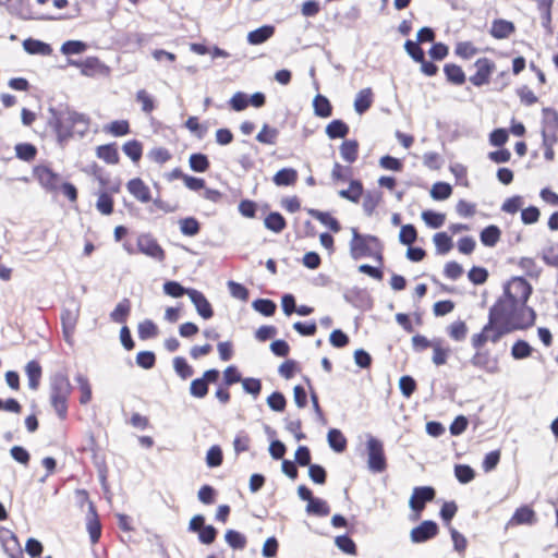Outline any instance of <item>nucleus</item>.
<instances>
[{
    "label": "nucleus",
    "mask_w": 558,
    "mask_h": 558,
    "mask_svg": "<svg viewBox=\"0 0 558 558\" xmlns=\"http://www.w3.org/2000/svg\"><path fill=\"white\" fill-rule=\"evenodd\" d=\"M489 313L511 332L533 326L536 318L534 310L526 304L501 300L492 306Z\"/></svg>",
    "instance_id": "f257e3e1"
},
{
    "label": "nucleus",
    "mask_w": 558,
    "mask_h": 558,
    "mask_svg": "<svg viewBox=\"0 0 558 558\" xmlns=\"http://www.w3.org/2000/svg\"><path fill=\"white\" fill-rule=\"evenodd\" d=\"M89 128L90 118L85 113L66 110L56 117L54 131L61 145L72 137L83 138L88 134Z\"/></svg>",
    "instance_id": "f03ea898"
},
{
    "label": "nucleus",
    "mask_w": 558,
    "mask_h": 558,
    "mask_svg": "<svg viewBox=\"0 0 558 558\" xmlns=\"http://www.w3.org/2000/svg\"><path fill=\"white\" fill-rule=\"evenodd\" d=\"M351 232L352 239L349 246L353 259L372 257L381 260L383 245L378 238L371 234H361L355 228H352Z\"/></svg>",
    "instance_id": "7ed1b4c3"
},
{
    "label": "nucleus",
    "mask_w": 558,
    "mask_h": 558,
    "mask_svg": "<svg viewBox=\"0 0 558 558\" xmlns=\"http://www.w3.org/2000/svg\"><path fill=\"white\" fill-rule=\"evenodd\" d=\"M72 386L66 375L62 373L54 374L50 379V403L58 416L63 420L68 412V399L71 395Z\"/></svg>",
    "instance_id": "20e7f679"
},
{
    "label": "nucleus",
    "mask_w": 558,
    "mask_h": 558,
    "mask_svg": "<svg viewBox=\"0 0 558 558\" xmlns=\"http://www.w3.org/2000/svg\"><path fill=\"white\" fill-rule=\"evenodd\" d=\"M531 292L532 287L525 279L514 277L505 286L504 295L499 300L526 304Z\"/></svg>",
    "instance_id": "39448f33"
},
{
    "label": "nucleus",
    "mask_w": 558,
    "mask_h": 558,
    "mask_svg": "<svg viewBox=\"0 0 558 558\" xmlns=\"http://www.w3.org/2000/svg\"><path fill=\"white\" fill-rule=\"evenodd\" d=\"M367 464L372 472L380 473L386 469V459L383 444L373 436H368L367 442Z\"/></svg>",
    "instance_id": "423d86ee"
},
{
    "label": "nucleus",
    "mask_w": 558,
    "mask_h": 558,
    "mask_svg": "<svg viewBox=\"0 0 558 558\" xmlns=\"http://www.w3.org/2000/svg\"><path fill=\"white\" fill-rule=\"evenodd\" d=\"M80 317V305L77 302H72L65 307L61 314V324L63 337L66 343L72 345L74 343L73 335Z\"/></svg>",
    "instance_id": "0eeeda50"
},
{
    "label": "nucleus",
    "mask_w": 558,
    "mask_h": 558,
    "mask_svg": "<svg viewBox=\"0 0 558 558\" xmlns=\"http://www.w3.org/2000/svg\"><path fill=\"white\" fill-rule=\"evenodd\" d=\"M69 64L81 69L82 75L88 77L96 75L108 76L110 74V68L96 57H88L83 61L69 60Z\"/></svg>",
    "instance_id": "6e6552de"
},
{
    "label": "nucleus",
    "mask_w": 558,
    "mask_h": 558,
    "mask_svg": "<svg viewBox=\"0 0 558 558\" xmlns=\"http://www.w3.org/2000/svg\"><path fill=\"white\" fill-rule=\"evenodd\" d=\"M137 250L142 254L162 263L166 258L165 251L162 247L157 243V241L148 235V234H142L137 239Z\"/></svg>",
    "instance_id": "1a4fd4ad"
},
{
    "label": "nucleus",
    "mask_w": 558,
    "mask_h": 558,
    "mask_svg": "<svg viewBox=\"0 0 558 558\" xmlns=\"http://www.w3.org/2000/svg\"><path fill=\"white\" fill-rule=\"evenodd\" d=\"M474 65L476 68V72L470 76V82L474 86H483L488 84L489 77L495 70V63L487 58H481L476 60Z\"/></svg>",
    "instance_id": "9d476101"
},
{
    "label": "nucleus",
    "mask_w": 558,
    "mask_h": 558,
    "mask_svg": "<svg viewBox=\"0 0 558 558\" xmlns=\"http://www.w3.org/2000/svg\"><path fill=\"white\" fill-rule=\"evenodd\" d=\"M438 534V525L430 520L423 521L410 532L411 542L414 544L424 543Z\"/></svg>",
    "instance_id": "9b49d317"
},
{
    "label": "nucleus",
    "mask_w": 558,
    "mask_h": 558,
    "mask_svg": "<svg viewBox=\"0 0 558 558\" xmlns=\"http://www.w3.org/2000/svg\"><path fill=\"white\" fill-rule=\"evenodd\" d=\"M435 497L434 488L429 486L415 487L413 489L412 496L409 500V506L412 510L420 513L427 501L433 500Z\"/></svg>",
    "instance_id": "f8f14e48"
},
{
    "label": "nucleus",
    "mask_w": 558,
    "mask_h": 558,
    "mask_svg": "<svg viewBox=\"0 0 558 558\" xmlns=\"http://www.w3.org/2000/svg\"><path fill=\"white\" fill-rule=\"evenodd\" d=\"M474 367L484 369L488 374L499 373L497 357H492L488 351H477L470 360Z\"/></svg>",
    "instance_id": "ddd939ff"
},
{
    "label": "nucleus",
    "mask_w": 558,
    "mask_h": 558,
    "mask_svg": "<svg viewBox=\"0 0 558 558\" xmlns=\"http://www.w3.org/2000/svg\"><path fill=\"white\" fill-rule=\"evenodd\" d=\"M542 137L558 138V112L554 109L543 110Z\"/></svg>",
    "instance_id": "4468645a"
},
{
    "label": "nucleus",
    "mask_w": 558,
    "mask_h": 558,
    "mask_svg": "<svg viewBox=\"0 0 558 558\" xmlns=\"http://www.w3.org/2000/svg\"><path fill=\"white\" fill-rule=\"evenodd\" d=\"M187 296L194 304L196 312L198 313L199 316H202L204 319H209L213 317L214 312L211 305L201 291L190 289L187 291Z\"/></svg>",
    "instance_id": "2eb2a0df"
},
{
    "label": "nucleus",
    "mask_w": 558,
    "mask_h": 558,
    "mask_svg": "<svg viewBox=\"0 0 558 558\" xmlns=\"http://www.w3.org/2000/svg\"><path fill=\"white\" fill-rule=\"evenodd\" d=\"M536 522V513L529 506H522L515 510L511 519L508 521L507 526L514 525H533Z\"/></svg>",
    "instance_id": "dca6fc26"
},
{
    "label": "nucleus",
    "mask_w": 558,
    "mask_h": 558,
    "mask_svg": "<svg viewBox=\"0 0 558 558\" xmlns=\"http://www.w3.org/2000/svg\"><path fill=\"white\" fill-rule=\"evenodd\" d=\"M487 336L490 342H498L502 336L510 333L511 331L505 325L499 323L492 314L488 315V323L485 325Z\"/></svg>",
    "instance_id": "f3484780"
},
{
    "label": "nucleus",
    "mask_w": 558,
    "mask_h": 558,
    "mask_svg": "<svg viewBox=\"0 0 558 558\" xmlns=\"http://www.w3.org/2000/svg\"><path fill=\"white\" fill-rule=\"evenodd\" d=\"M373 90L369 87L363 88L355 95L354 110L359 114L365 113L373 104Z\"/></svg>",
    "instance_id": "a211bd4d"
},
{
    "label": "nucleus",
    "mask_w": 558,
    "mask_h": 558,
    "mask_svg": "<svg viewBox=\"0 0 558 558\" xmlns=\"http://www.w3.org/2000/svg\"><path fill=\"white\" fill-rule=\"evenodd\" d=\"M128 191L142 203L150 201V191L141 179H132L129 181Z\"/></svg>",
    "instance_id": "6ab92c4d"
},
{
    "label": "nucleus",
    "mask_w": 558,
    "mask_h": 558,
    "mask_svg": "<svg viewBox=\"0 0 558 558\" xmlns=\"http://www.w3.org/2000/svg\"><path fill=\"white\" fill-rule=\"evenodd\" d=\"M36 175L40 184L48 190H56L59 185V175L47 167L37 168Z\"/></svg>",
    "instance_id": "aec40b11"
},
{
    "label": "nucleus",
    "mask_w": 558,
    "mask_h": 558,
    "mask_svg": "<svg viewBox=\"0 0 558 558\" xmlns=\"http://www.w3.org/2000/svg\"><path fill=\"white\" fill-rule=\"evenodd\" d=\"M275 28L270 25H264L247 34V41L251 45H260L274 35Z\"/></svg>",
    "instance_id": "412c9836"
},
{
    "label": "nucleus",
    "mask_w": 558,
    "mask_h": 558,
    "mask_svg": "<svg viewBox=\"0 0 558 558\" xmlns=\"http://www.w3.org/2000/svg\"><path fill=\"white\" fill-rule=\"evenodd\" d=\"M514 32V25L506 20H496L493 22L490 34L493 37L502 39L509 37Z\"/></svg>",
    "instance_id": "4be33fe9"
},
{
    "label": "nucleus",
    "mask_w": 558,
    "mask_h": 558,
    "mask_svg": "<svg viewBox=\"0 0 558 558\" xmlns=\"http://www.w3.org/2000/svg\"><path fill=\"white\" fill-rule=\"evenodd\" d=\"M362 194H363V185L357 180H352L347 190H340L338 192V195L341 198L348 199L352 203H359Z\"/></svg>",
    "instance_id": "5701e85b"
},
{
    "label": "nucleus",
    "mask_w": 558,
    "mask_h": 558,
    "mask_svg": "<svg viewBox=\"0 0 558 558\" xmlns=\"http://www.w3.org/2000/svg\"><path fill=\"white\" fill-rule=\"evenodd\" d=\"M23 47L25 51L32 54L48 56L52 51L51 47L48 44L32 38L25 39L23 43Z\"/></svg>",
    "instance_id": "b1692460"
},
{
    "label": "nucleus",
    "mask_w": 558,
    "mask_h": 558,
    "mask_svg": "<svg viewBox=\"0 0 558 558\" xmlns=\"http://www.w3.org/2000/svg\"><path fill=\"white\" fill-rule=\"evenodd\" d=\"M327 441L330 448L336 452H343L347 448V439L337 428H331L327 434Z\"/></svg>",
    "instance_id": "393cba45"
},
{
    "label": "nucleus",
    "mask_w": 558,
    "mask_h": 558,
    "mask_svg": "<svg viewBox=\"0 0 558 558\" xmlns=\"http://www.w3.org/2000/svg\"><path fill=\"white\" fill-rule=\"evenodd\" d=\"M96 156L109 165H114L119 161L118 150L113 144L98 146Z\"/></svg>",
    "instance_id": "a878e982"
},
{
    "label": "nucleus",
    "mask_w": 558,
    "mask_h": 558,
    "mask_svg": "<svg viewBox=\"0 0 558 558\" xmlns=\"http://www.w3.org/2000/svg\"><path fill=\"white\" fill-rule=\"evenodd\" d=\"M25 372L28 378V387L36 390L39 386L41 377V367L36 361H31L25 367Z\"/></svg>",
    "instance_id": "bb28decb"
},
{
    "label": "nucleus",
    "mask_w": 558,
    "mask_h": 558,
    "mask_svg": "<svg viewBox=\"0 0 558 558\" xmlns=\"http://www.w3.org/2000/svg\"><path fill=\"white\" fill-rule=\"evenodd\" d=\"M298 179V172L292 168H283L274 175V183L278 186L292 185Z\"/></svg>",
    "instance_id": "cd10ccee"
},
{
    "label": "nucleus",
    "mask_w": 558,
    "mask_h": 558,
    "mask_svg": "<svg viewBox=\"0 0 558 558\" xmlns=\"http://www.w3.org/2000/svg\"><path fill=\"white\" fill-rule=\"evenodd\" d=\"M357 151L359 144L353 140L344 141L340 146V155L342 159L349 163H352L356 160Z\"/></svg>",
    "instance_id": "c85d7f7f"
},
{
    "label": "nucleus",
    "mask_w": 558,
    "mask_h": 558,
    "mask_svg": "<svg viewBox=\"0 0 558 558\" xmlns=\"http://www.w3.org/2000/svg\"><path fill=\"white\" fill-rule=\"evenodd\" d=\"M314 113L320 118H328L331 116V105L329 100L323 95H316L313 100Z\"/></svg>",
    "instance_id": "c756f323"
},
{
    "label": "nucleus",
    "mask_w": 558,
    "mask_h": 558,
    "mask_svg": "<svg viewBox=\"0 0 558 558\" xmlns=\"http://www.w3.org/2000/svg\"><path fill=\"white\" fill-rule=\"evenodd\" d=\"M433 363L436 365V366H440V365H444L447 363V359L449 356V353H450V349L449 348H445L442 345V340L441 339H435V344L433 345Z\"/></svg>",
    "instance_id": "7c9ffc66"
},
{
    "label": "nucleus",
    "mask_w": 558,
    "mask_h": 558,
    "mask_svg": "<svg viewBox=\"0 0 558 558\" xmlns=\"http://www.w3.org/2000/svg\"><path fill=\"white\" fill-rule=\"evenodd\" d=\"M533 348L525 340H517L511 348V356L514 360H524L532 355Z\"/></svg>",
    "instance_id": "2f4dec72"
},
{
    "label": "nucleus",
    "mask_w": 558,
    "mask_h": 558,
    "mask_svg": "<svg viewBox=\"0 0 558 558\" xmlns=\"http://www.w3.org/2000/svg\"><path fill=\"white\" fill-rule=\"evenodd\" d=\"M349 132V126L341 120H333L326 126L329 138H342Z\"/></svg>",
    "instance_id": "473e14b6"
},
{
    "label": "nucleus",
    "mask_w": 558,
    "mask_h": 558,
    "mask_svg": "<svg viewBox=\"0 0 558 558\" xmlns=\"http://www.w3.org/2000/svg\"><path fill=\"white\" fill-rule=\"evenodd\" d=\"M225 541L233 549H243L246 546V537L235 530H227Z\"/></svg>",
    "instance_id": "72a5a7b5"
},
{
    "label": "nucleus",
    "mask_w": 558,
    "mask_h": 558,
    "mask_svg": "<svg viewBox=\"0 0 558 558\" xmlns=\"http://www.w3.org/2000/svg\"><path fill=\"white\" fill-rule=\"evenodd\" d=\"M264 225L268 230L279 233L286 228V220L279 213H270L265 218Z\"/></svg>",
    "instance_id": "f704fd0d"
},
{
    "label": "nucleus",
    "mask_w": 558,
    "mask_h": 558,
    "mask_svg": "<svg viewBox=\"0 0 558 558\" xmlns=\"http://www.w3.org/2000/svg\"><path fill=\"white\" fill-rule=\"evenodd\" d=\"M310 214L312 215V217L317 219L319 222H322L323 225L328 227L331 231L338 232L340 230L339 222L332 216H330L328 213H323L319 210L311 209Z\"/></svg>",
    "instance_id": "c9c22d12"
},
{
    "label": "nucleus",
    "mask_w": 558,
    "mask_h": 558,
    "mask_svg": "<svg viewBox=\"0 0 558 558\" xmlns=\"http://www.w3.org/2000/svg\"><path fill=\"white\" fill-rule=\"evenodd\" d=\"M130 313V302L124 299L117 304L114 310L110 313V318L114 323H124Z\"/></svg>",
    "instance_id": "e433bc0d"
},
{
    "label": "nucleus",
    "mask_w": 558,
    "mask_h": 558,
    "mask_svg": "<svg viewBox=\"0 0 558 558\" xmlns=\"http://www.w3.org/2000/svg\"><path fill=\"white\" fill-rule=\"evenodd\" d=\"M137 333L140 339L146 340L157 336L158 328L150 319H145L138 324Z\"/></svg>",
    "instance_id": "4c0bfd02"
},
{
    "label": "nucleus",
    "mask_w": 558,
    "mask_h": 558,
    "mask_svg": "<svg viewBox=\"0 0 558 558\" xmlns=\"http://www.w3.org/2000/svg\"><path fill=\"white\" fill-rule=\"evenodd\" d=\"M433 241H434L436 251L439 254H446L452 248V240L445 232L436 233L433 238Z\"/></svg>",
    "instance_id": "58836bf2"
},
{
    "label": "nucleus",
    "mask_w": 558,
    "mask_h": 558,
    "mask_svg": "<svg viewBox=\"0 0 558 558\" xmlns=\"http://www.w3.org/2000/svg\"><path fill=\"white\" fill-rule=\"evenodd\" d=\"M447 330L450 338L453 339L454 341L464 340L468 333L466 324L462 320H457L450 324Z\"/></svg>",
    "instance_id": "ea45409f"
},
{
    "label": "nucleus",
    "mask_w": 558,
    "mask_h": 558,
    "mask_svg": "<svg viewBox=\"0 0 558 558\" xmlns=\"http://www.w3.org/2000/svg\"><path fill=\"white\" fill-rule=\"evenodd\" d=\"M278 130L275 128H270L265 124L260 132L256 135V140L262 144L275 145L278 137Z\"/></svg>",
    "instance_id": "a19ab883"
},
{
    "label": "nucleus",
    "mask_w": 558,
    "mask_h": 558,
    "mask_svg": "<svg viewBox=\"0 0 558 558\" xmlns=\"http://www.w3.org/2000/svg\"><path fill=\"white\" fill-rule=\"evenodd\" d=\"M307 513L316 514L319 517H325L329 514V507L327 502L323 499L313 498L308 501L306 507Z\"/></svg>",
    "instance_id": "79ce46f5"
},
{
    "label": "nucleus",
    "mask_w": 558,
    "mask_h": 558,
    "mask_svg": "<svg viewBox=\"0 0 558 558\" xmlns=\"http://www.w3.org/2000/svg\"><path fill=\"white\" fill-rule=\"evenodd\" d=\"M448 81L453 84L460 85L465 81V75L462 69L456 64H446L444 69Z\"/></svg>",
    "instance_id": "37998d69"
},
{
    "label": "nucleus",
    "mask_w": 558,
    "mask_h": 558,
    "mask_svg": "<svg viewBox=\"0 0 558 558\" xmlns=\"http://www.w3.org/2000/svg\"><path fill=\"white\" fill-rule=\"evenodd\" d=\"M76 383L78 384L81 390L80 402L82 404H87L92 399V387L87 377L82 374H77L75 377Z\"/></svg>",
    "instance_id": "c03bdc74"
},
{
    "label": "nucleus",
    "mask_w": 558,
    "mask_h": 558,
    "mask_svg": "<svg viewBox=\"0 0 558 558\" xmlns=\"http://www.w3.org/2000/svg\"><path fill=\"white\" fill-rule=\"evenodd\" d=\"M452 189L450 184L445 182H437L430 189V196L437 201H444L450 197Z\"/></svg>",
    "instance_id": "a18cd8bd"
},
{
    "label": "nucleus",
    "mask_w": 558,
    "mask_h": 558,
    "mask_svg": "<svg viewBox=\"0 0 558 558\" xmlns=\"http://www.w3.org/2000/svg\"><path fill=\"white\" fill-rule=\"evenodd\" d=\"M422 219L428 227L437 229L445 223L446 216L440 213L425 210L422 213Z\"/></svg>",
    "instance_id": "49530a36"
},
{
    "label": "nucleus",
    "mask_w": 558,
    "mask_h": 558,
    "mask_svg": "<svg viewBox=\"0 0 558 558\" xmlns=\"http://www.w3.org/2000/svg\"><path fill=\"white\" fill-rule=\"evenodd\" d=\"M87 49V45L81 40H68L62 44L60 51L65 56L80 54Z\"/></svg>",
    "instance_id": "de8ad7c7"
},
{
    "label": "nucleus",
    "mask_w": 558,
    "mask_h": 558,
    "mask_svg": "<svg viewBox=\"0 0 558 558\" xmlns=\"http://www.w3.org/2000/svg\"><path fill=\"white\" fill-rule=\"evenodd\" d=\"M500 238V231L496 226L486 227L481 233V241L484 245L494 246Z\"/></svg>",
    "instance_id": "09e8293b"
},
{
    "label": "nucleus",
    "mask_w": 558,
    "mask_h": 558,
    "mask_svg": "<svg viewBox=\"0 0 558 558\" xmlns=\"http://www.w3.org/2000/svg\"><path fill=\"white\" fill-rule=\"evenodd\" d=\"M189 163L191 169L195 172H205L209 168L208 158L204 154H192Z\"/></svg>",
    "instance_id": "8fccbe9b"
},
{
    "label": "nucleus",
    "mask_w": 558,
    "mask_h": 558,
    "mask_svg": "<svg viewBox=\"0 0 558 558\" xmlns=\"http://www.w3.org/2000/svg\"><path fill=\"white\" fill-rule=\"evenodd\" d=\"M253 308L264 316H272L276 312V304L267 299H258L252 303Z\"/></svg>",
    "instance_id": "3c124183"
},
{
    "label": "nucleus",
    "mask_w": 558,
    "mask_h": 558,
    "mask_svg": "<svg viewBox=\"0 0 558 558\" xmlns=\"http://www.w3.org/2000/svg\"><path fill=\"white\" fill-rule=\"evenodd\" d=\"M180 225V231L187 236H194L199 232V223L198 221L193 218H184L179 221Z\"/></svg>",
    "instance_id": "603ef678"
},
{
    "label": "nucleus",
    "mask_w": 558,
    "mask_h": 558,
    "mask_svg": "<svg viewBox=\"0 0 558 558\" xmlns=\"http://www.w3.org/2000/svg\"><path fill=\"white\" fill-rule=\"evenodd\" d=\"M381 197H380V194L379 193H367L365 196H364V199H363V210L365 213L366 216H372L377 207V205L379 204Z\"/></svg>",
    "instance_id": "864d4df0"
},
{
    "label": "nucleus",
    "mask_w": 558,
    "mask_h": 558,
    "mask_svg": "<svg viewBox=\"0 0 558 558\" xmlns=\"http://www.w3.org/2000/svg\"><path fill=\"white\" fill-rule=\"evenodd\" d=\"M173 367L175 373L182 378L186 379L193 375V368L187 364L184 357L177 356L173 360Z\"/></svg>",
    "instance_id": "5fc2aeb1"
},
{
    "label": "nucleus",
    "mask_w": 558,
    "mask_h": 558,
    "mask_svg": "<svg viewBox=\"0 0 558 558\" xmlns=\"http://www.w3.org/2000/svg\"><path fill=\"white\" fill-rule=\"evenodd\" d=\"M454 475L460 483L466 484L473 481L475 473L471 466L458 464L454 466Z\"/></svg>",
    "instance_id": "6e6d98bb"
},
{
    "label": "nucleus",
    "mask_w": 558,
    "mask_h": 558,
    "mask_svg": "<svg viewBox=\"0 0 558 558\" xmlns=\"http://www.w3.org/2000/svg\"><path fill=\"white\" fill-rule=\"evenodd\" d=\"M105 131L109 132L113 136H123L130 132V126L128 121L117 120L105 126Z\"/></svg>",
    "instance_id": "4d7b16f0"
},
{
    "label": "nucleus",
    "mask_w": 558,
    "mask_h": 558,
    "mask_svg": "<svg viewBox=\"0 0 558 558\" xmlns=\"http://www.w3.org/2000/svg\"><path fill=\"white\" fill-rule=\"evenodd\" d=\"M122 149L123 153L135 162L138 161L142 157V145L137 141L126 142Z\"/></svg>",
    "instance_id": "13d9d810"
},
{
    "label": "nucleus",
    "mask_w": 558,
    "mask_h": 558,
    "mask_svg": "<svg viewBox=\"0 0 558 558\" xmlns=\"http://www.w3.org/2000/svg\"><path fill=\"white\" fill-rule=\"evenodd\" d=\"M416 236H417V233H416L414 226L404 225L401 227V230L399 233V241L402 244L411 245L413 242H415Z\"/></svg>",
    "instance_id": "bf43d9fd"
},
{
    "label": "nucleus",
    "mask_w": 558,
    "mask_h": 558,
    "mask_svg": "<svg viewBox=\"0 0 558 558\" xmlns=\"http://www.w3.org/2000/svg\"><path fill=\"white\" fill-rule=\"evenodd\" d=\"M136 100L142 105V110L145 113H150L155 109L154 99L145 89H140L136 93Z\"/></svg>",
    "instance_id": "052dcab7"
},
{
    "label": "nucleus",
    "mask_w": 558,
    "mask_h": 558,
    "mask_svg": "<svg viewBox=\"0 0 558 558\" xmlns=\"http://www.w3.org/2000/svg\"><path fill=\"white\" fill-rule=\"evenodd\" d=\"M16 156L25 161L33 160L36 156V148L32 144H17L15 146Z\"/></svg>",
    "instance_id": "680f3d73"
},
{
    "label": "nucleus",
    "mask_w": 558,
    "mask_h": 558,
    "mask_svg": "<svg viewBox=\"0 0 558 558\" xmlns=\"http://www.w3.org/2000/svg\"><path fill=\"white\" fill-rule=\"evenodd\" d=\"M335 543L337 547L345 554L354 555L356 553L354 542L347 535L337 536Z\"/></svg>",
    "instance_id": "e2e57ef3"
},
{
    "label": "nucleus",
    "mask_w": 558,
    "mask_h": 558,
    "mask_svg": "<svg viewBox=\"0 0 558 558\" xmlns=\"http://www.w3.org/2000/svg\"><path fill=\"white\" fill-rule=\"evenodd\" d=\"M206 463L209 468L219 466L222 463V451L220 447L213 446L206 454Z\"/></svg>",
    "instance_id": "0e129e2a"
},
{
    "label": "nucleus",
    "mask_w": 558,
    "mask_h": 558,
    "mask_svg": "<svg viewBox=\"0 0 558 558\" xmlns=\"http://www.w3.org/2000/svg\"><path fill=\"white\" fill-rule=\"evenodd\" d=\"M456 53L463 59H470L477 53V49L470 41H461L456 46Z\"/></svg>",
    "instance_id": "69168bd1"
},
{
    "label": "nucleus",
    "mask_w": 558,
    "mask_h": 558,
    "mask_svg": "<svg viewBox=\"0 0 558 558\" xmlns=\"http://www.w3.org/2000/svg\"><path fill=\"white\" fill-rule=\"evenodd\" d=\"M208 392V385L202 378L192 380L190 386V393L195 398H204Z\"/></svg>",
    "instance_id": "338daca9"
},
{
    "label": "nucleus",
    "mask_w": 558,
    "mask_h": 558,
    "mask_svg": "<svg viewBox=\"0 0 558 558\" xmlns=\"http://www.w3.org/2000/svg\"><path fill=\"white\" fill-rule=\"evenodd\" d=\"M543 259L548 265L558 266V243H551L544 248Z\"/></svg>",
    "instance_id": "774afa93"
}]
</instances>
